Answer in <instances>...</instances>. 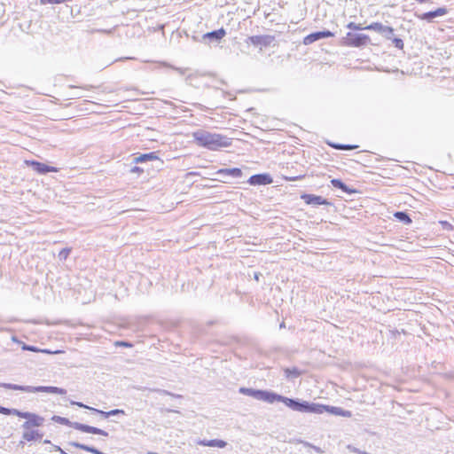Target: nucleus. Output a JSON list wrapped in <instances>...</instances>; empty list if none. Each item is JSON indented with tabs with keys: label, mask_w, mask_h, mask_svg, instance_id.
<instances>
[{
	"label": "nucleus",
	"mask_w": 454,
	"mask_h": 454,
	"mask_svg": "<svg viewBox=\"0 0 454 454\" xmlns=\"http://www.w3.org/2000/svg\"><path fill=\"white\" fill-rule=\"evenodd\" d=\"M192 136L198 145L209 150H218L230 145L229 139L226 137L204 129L194 131Z\"/></svg>",
	"instance_id": "nucleus-1"
},
{
	"label": "nucleus",
	"mask_w": 454,
	"mask_h": 454,
	"mask_svg": "<svg viewBox=\"0 0 454 454\" xmlns=\"http://www.w3.org/2000/svg\"><path fill=\"white\" fill-rule=\"evenodd\" d=\"M21 418L26 419V421L21 426L23 429L22 439L27 442L42 439L43 434L38 430L33 429V427H42L44 423V418L27 411H26Z\"/></svg>",
	"instance_id": "nucleus-2"
},
{
	"label": "nucleus",
	"mask_w": 454,
	"mask_h": 454,
	"mask_svg": "<svg viewBox=\"0 0 454 454\" xmlns=\"http://www.w3.org/2000/svg\"><path fill=\"white\" fill-rule=\"evenodd\" d=\"M239 392L245 395H248L256 400L264 401L269 403H273L274 402H277L278 398H279L278 394L248 387H240Z\"/></svg>",
	"instance_id": "nucleus-3"
},
{
	"label": "nucleus",
	"mask_w": 454,
	"mask_h": 454,
	"mask_svg": "<svg viewBox=\"0 0 454 454\" xmlns=\"http://www.w3.org/2000/svg\"><path fill=\"white\" fill-rule=\"evenodd\" d=\"M278 397L277 399V402H282L289 408L293 409L294 411L305 412L306 411V401L300 402L296 401L288 397L282 396L278 395Z\"/></svg>",
	"instance_id": "nucleus-4"
},
{
	"label": "nucleus",
	"mask_w": 454,
	"mask_h": 454,
	"mask_svg": "<svg viewBox=\"0 0 454 454\" xmlns=\"http://www.w3.org/2000/svg\"><path fill=\"white\" fill-rule=\"evenodd\" d=\"M364 29L373 30L383 35L387 39H391L394 29L391 27L384 26L381 23L374 22L364 27Z\"/></svg>",
	"instance_id": "nucleus-5"
},
{
	"label": "nucleus",
	"mask_w": 454,
	"mask_h": 454,
	"mask_svg": "<svg viewBox=\"0 0 454 454\" xmlns=\"http://www.w3.org/2000/svg\"><path fill=\"white\" fill-rule=\"evenodd\" d=\"M216 175L220 176L223 178V182H228L230 178H239L242 176V171L240 168H221L217 170Z\"/></svg>",
	"instance_id": "nucleus-6"
},
{
	"label": "nucleus",
	"mask_w": 454,
	"mask_h": 454,
	"mask_svg": "<svg viewBox=\"0 0 454 454\" xmlns=\"http://www.w3.org/2000/svg\"><path fill=\"white\" fill-rule=\"evenodd\" d=\"M72 427L77 429V430H80L82 432H84V433H90V434H100V435H103V436H107L108 435V433L100 429V428H98V427H91V426H88V425H84V424H81V423H78V422H74L72 424Z\"/></svg>",
	"instance_id": "nucleus-7"
},
{
	"label": "nucleus",
	"mask_w": 454,
	"mask_h": 454,
	"mask_svg": "<svg viewBox=\"0 0 454 454\" xmlns=\"http://www.w3.org/2000/svg\"><path fill=\"white\" fill-rule=\"evenodd\" d=\"M332 36H333V34L331 31H318L305 36L303 39V43L305 45H309L316 41Z\"/></svg>",
	"instance_id": "nucleus-8"
},
{
	"label": "nucleus",
	"mask_w": 454,
	"mask_h": 454,
	"mask_svg": "<svg viewBox=\"0 0 454 454\" xmlns=\"http://www.w3.org/2000/svg\"><path fill=\"white\" fill-rule=\"evenodd\" d=\"M26 164L28 166H31L33 168V169L39 174H45L48 172H57L58 171V169L56 168L47 166L46 164L41 163L38 161L26 160Z\"/></svg>",
	"instance_id": "nucleus-9"
},
{
	"label": "nucleus",
	"mask_w": 454,
	"mask_h": 454,
	"mask_svg": "<svg viewBox=\"0 0 454 454\" xmlns=\"http://www.w3.org/2000/svg\"><path fill=\"white\" fill-rule=\"evenodd\" d=\"M251 185L270 184L272 183V178L268 174L254 175L248 179Z\"/></svg>",
	"instance_id": "nucleus-10"
},
{
	"label": "nucleus",
	"mask_w": 454,
	"mask_h": 454,
	"mask_svg": "<svg viewBox=\"0 0 454 454\" xmlns=\"http://www.w3.org/2000/svg\"><path fill=\"white\" fill-rule=\"evenodd\" d=\"M446 13H447V9L444 7H441V8L436 9L435 11L422 13L421 15L419 16V18L420 20L431 22L435 18L444 16Z\"/></svg>",
	"instance_id": "nucleus-11"
},
{
	"label": "nucleus",
	"mask_w": 454,
	"mask_h": 454,
	"mask_svg": "<svg viewBox=\"0 0 454 454\" xmlns=\"http://www.w3.org/2000/svg\"><path fill=\"white\" fill-rule=\"evenodd\" d=\"M307 204L329 205V202L321 196L313 194H303L301 197Z\"/></svg>",
	"instance_id": "nucleus-12"
},
{
	"label": "nucleus",
	"mask_w": 454,
	"mask_h": 454,
	"mask_svg": "<svg viewBox=\"0 0 454 454\" xmlns=\"http://www.w3.org/2000/svg\"><path fill=\"white\" fill-rule=\"evenodd\" d=\"M325 412H328V413L335 415V416H341V417H345V418H350L352 416V412L350 411H346V410L341 409L340 407H335V406H330V405H325Z\"/></svg>",
	"instance_id": "nucleus-13"
},
{
	"label": "nucleus",
	"mask_w": 454,
	"mask_h": 454,
	"mask_svg": "<svg viewBox=\"0 0 454 454\" xmlns=\"http://www.w3.org/2000/svg\"><path fill=\"white\" fill-rule=\"evenodd\" d=\"M249 41L254 46H267L271 43V37L264 35H254L249 37Z\"/></svg>",
	"instance_id": "nucleus-14"
},
{
	"label": "nucleus",
	"mask_w": 454,
	"mask_h": 454,
	"mask_svg": "<svg viewBox=\"0 0 454 454\" xmlns=\"http://www.w3.org/2000/svg\"><path fill=\"white\" fill-rule=\"evenodd\" d=\"M35 392H44L48 394H56V395H66L67 391L64 388L57 387H44L39 386L36 387Z\"/></svg>",
	"instance_id": "nucleus-15"
},
{
	"label": "nucleus",
	"mask_w": 454,
	"mask_h": 454,
	"mask_svg": "<svg viewBox=\"0 0 454 454\" xmlns=\"http://www.w3.org/2000/svg\"><path fill=\"white\" fill-rule=\"evenodd\" d=\"M325 411V404H319L315 403H306V411L309 413H315V414H322Z\"/></svg>",
	"instance_id": "nucleus-16"
},
{
	"label": "nucleus",
	"mask_w": 454,
	"mask_h": 454,
	"mask_svg": "<svg viewBox=\"0 0 454 454\" xmlns=\"http://www.w3.org/2000/svg\"><path fill=\"white\" fill-rule=\"evenodd\" d=\"M200 445L207 446V447H217V448H224L227 445V442L223 440H201L199 442Z\"/></svg>",
	"instance_id": "nucleus-17"
},
{
	"label": "nucleus",
	"mask_w": 454,
	"mask_h": 454,
	"mask_svg": "<svg viewBox=\"0 0 454 454\" xmlns=\"http://www.w3.org/2000/svg\"><path fill=\"white\" fill-rule=\"evenodd\" d=\"M348 36L351 40V44L355 46H359L364 43L365 40L368 38L365 35H360V34H348Z\"/></svg>",
	"instance_id": "nucleus-18"
},
{
	"label": "nucleus",
	"mask_w": 454,
	"mask_h": 454,
	"mask_svg": "<svg viewBox=\"0 0 454 454\" xmlns=\"http://www.w3.org/2000/svg\"><path fill=\"white\" fill-rule=\"evenodd\" d=\"M225 34H226L225 30L223 28H220L218 30L207 33L204 35V37L211 39V40H215V41H219L225 35Z\"/></svg>",
	"instance_id": "nucleus-19"
},
{
	"label": "nucleus",
	"mask_w": 454,
	"mask_h": 454,
	"mask_svg": "<svg viewBox=\"0 0 454 454\" xmlns=\"http://www.w3.org/2000/svg\"><path fill=\"white\" fill-rule=\"evenodd\" d=\"M22 349L23 350L33 351V352H43V353H47V354H59V353H62L61 350H56V351L52 352V351H51L49 349H39L36 347L29 346V345H27V344H23L22 345Z\"/></svg>",
	"instance_id": "nucleus-20"
},
{
	"label": "nucleus",
	"mask_w": 454,
	"mask_h": 454,
	"mask_svg": "<svg viewBox=\"0 0 454 454\" xmlns=\"http://www.w3.org/2000/svg\"><path fill=\"white\" fill-rule=\"evenodd\" d=\"M71 445L75 447V448H78V449H81V450H86V451H89V452H91V453H94V454H104L103 452L99 451L96 448L90 447V446H88V445H85V444H82V443L71 442Z\"/></svg>",
	"instance_id": "nucleus-21"
},
{
	"label": "nucleus",
	"mask_w": 454,
	"mask_h": 454,
	"mask_svg": "<svg viewBox=\"0 0 454 454\" xmlns=\"http://www.w3.org/2000/svg\"><path fill=\"white\" fill-rule=\"evenodd\" d=\"M26 411H20L17 409H9L3 406H0V413L4 415H15L21 418Z\"/></svg>",
	"instance_id": "nucleus-22"
},
{
	"label": "nucleus",
	"mask_w": 454,
	"mask_h": 454,
	"mask_svg": "<svg viewBox=\"0 0 454 454\" xmlns=\"http://www.w3.org/2000/svg\"><path fill=\"white\" fill-rule=\"evenodd\" d=\"M157 159H158V157L156 156V154L154 153H150L141 154L140 156L136 157L134 160H135V162L139 163V162L153 160H157Z\"/></svg>",
	"instance_id": "nucleus-23"
},
{
	"label": "nucleus",
	"mask_w": 454,
	"mask_h": 454,
	"mask_svg": "<svg viewBox=\"0 0 454 454\" xmlns=\"http://www.w3.org/2000/svg\"><path fill=\"white\" fill-rule=\"evenodd\" d=\"M90 411H95L97 413H99V414H101L105 418H108L109 416H114V415H117V414H120V413H121V414L124 413V411L122 410H118V409L112 410L110 411H99V410L95 409V408H90Z\"/></svg>",
	"instance_id": "nucleus-24"
},
{
	"label": "nucleus",
	"mask_w": 454,
	"mask_h": 454,
	"mask_svg": "<svg viewBox=\"0 0 454 454\" xmlns=\"http://www.w3.org/2000/svg\"><path fill=\"white\" fill-rule=\"evenodd\" d=\"M332 184L336 187V188H340L341 189L343 192H347V193H350L352 192L353 191L350 190L344 183H342L340 180L339 179H333L331 181Z\"/></svg>",
	"instance_id": "nucleus-25"
},
{
	"label": "nucleus",
	"mask_w": 454,
	"mask_h": 454,
	"mask_svg": "<svg viewBox=\"0 0 454 454\" xmlns=\"http://www.w3.org/2000/svg\"><path fill=\"white\" fill-rule=\"evenodd\" d=\"M51 420L56 422V423H59V424H62V425H66V426H69V427H72V424L74 422H71L69 419H67V418H64V417H60V416H57V415H54L52 418H51Z\"/></svg>",
	"instance_id": "nucleus-26"
},
{
	"label": "nucleus",
	"mask_w": 454,
	"mask_h": 454,
	"mask_svg": "<svg viewBox=\"0 0 454 454\" xmlns=\"http://www.w3.org/2000/svg\"><path fill=\"white\" fill-rule=\"evenodd\" d=\"M395 215V217L396 219H398L399 221L403 222V223H407V224L411 223V218H410V217H409V215H408L406 213H404V212H396V213H395V215Z\"/></svg>",
	"instance_id": "nucleus-27"
},
{
	"label": "nucleus",
	"mask_w": 454,
	"mask_h": 454,
	"mask_svg": "<svg viewBox=\"0 0 454 454\" xmlns=\"http://www.w3.org/2000/svg\"><path fill=\"white\" fill-rule=\"evenodd\" d=\"M285 374L287 378H296L300 375V372L297 368H286L285 369Z\"/></svg>",
	"instance_id": "nucleus-28"
},
{
	"label": "nucleus",
	"mask_w": 454,
	"mask_h": 454,
	"mask_svg": "<svg viewBox=\"0 0 454 454\" xmlns=\"http://www.w3.org/2000/svg\"><path fill=\"white\" fill-rule=\"evenodd\" d=\"M18 388H15V390H20L26 393H35L36 387H31V386H20L17 385Z\"/></svg>",
	"instance_id": "nucleus-29"
},
{
	"label": "nucleus",
	"mask_w": 454,
	"mask_h": 454,
	"mask_svg": "<svg viewBox=\"0 0 454 454\" xmlns=\"http://www.w3.org/2000/svg\"><path fill=\"white\" fill-rule=\"evenodd\" d=\"M70 253V250L68 248H64L59 253V258L60 260H65Z\"/></svg>",
	"instance_id": "nucleus-30"
},
{
	"label": "nucleus",
	"mask_w": 454,
	"mask_h": 454,
	"mask_svg": "<svg viewBox=\"0 0 454 454\" xmlns=\"http://www.w3.org/2000/svg\"><path fill=\"white\" fill-rule=\"evenodd\" d=\"M393 43L395 44V46L398 49H403V42L402 39L400 38H394L393 39Z\"/></svg>",
	"instance_id": "nucleus-31"
},
{
	"label": "nucleus",
	"mask_w": 454,
	"mask_h": 454,
	"mask_svg": "<svg viewBox=\"0 0 454 454\" xmlns=\"http://www.w3.org/2000/svg\"><path fill=\"white\" fill-rule=\"evenodd\" d=\"M0 387H4V388H7V389H12V390H15V388H18L16 384H11V383H1Z\"/></svg>",
	"instance_id": "nucleus-32"
},
{
	"label": "nucleus",
	"mask_w": 454,
	"mask_h": 454,
	"mask_svg": "<svg viewBox=\"0 0 454 454\" xmlns=\"http://www.w3.org/2000/svg\"><path fill=\"white\" fill-rule=\"evenodd\" d=\"M348 27L351 28V29H355V30H361V29H363V27H361L360 24H356V23H353V22H350L348 25Z\"/></svg>",
	"instance_id": "nucleus-33"
},
{
	"label": "nucleus",
	"mask_w": 454,
	"mask_h": 454,
	"mask_svg": "<svg viewBox=\"0 0 454 454\" xmlns=\"http://www.w3.org/2000/svg\"><path fill=\"white\" fill-rule=\"evenodd\" d=\"M333 147L337 148V149H352V148H354L353 146L343 145H333Z\"/></svg>",
	"instance_id": "nucleus-34"
},
{
	"label": "nucleus",
	"mask_w": 454,
	"mask_h": 454,
	"mask_svg": "<svg viewBox=\"0 0 454 454\" xmlns=\"http://www.w3.org/2000/svg\"><path fill=\"white\" fill-rule=\"evenodd\" d=\"M441 224L445 230H450L452 228L451 224L449 223L448 222H441Z\"/></svg>",
	"instance_id": "nucleus-35"
},
{
	"label": "nucleus",
	"mask_w": 454,
	"mask_h": 454,
	"mask_svg": "<svg viewBox=\"0 0 454 454\" xmlns=\"http://www.w3.org/2000/svg\"><path fill=\"white\" fill-rule=\"evenodd\" d=\"M72 403L75 404V405H77L79 407H82V408H86V409H90V410L91 408V407H89V406H87V405H85V404H83L82 403H79V402H73Z\"/></svg>",
	"instance_id": "nucleus-36"
},
{
	"label": "nucleus",
	"mask_w": 454,
	"mask_h": 454,
	"mask_svg": "<svg viewBox=\"0 0 454 454\" xmlns=\"http://www.w3.org/2000/svg\"><path fill=\"white\" fill-rule=\"evenodd\" d=\"M117 345H120V346H126V347H129L130 344L127 343V342H116Z\"/></svg>",
	"instance_id": "nucleus-37"
},
{
	"label": "nucleus",
	"mask_w": 454,
	"mask_h": 454,
	"mask_svg": "<svg viewBox=\"0 0 454 454\" xmlns=\"http://www.w3.org/2000/svg\"><path fill=\"white\" fill-rule=\"evenodd\" d=\"M54 449L59 451L61 448L59 446L54 445Z\"/></svg>",
	"instance_id": "nucleus-38"
},
{
	"label": "nucleus",
	"mask_w": 454,
	"mask_h": 454,
	"mask_svg": "<svg viewBox=\"0 0 454 454\" xmlns=\"http://www.w3.org/2000/svg\"><path fill=\"white\" fill-rule=\"evenodd\" d=\"M61 454H67L62 449L59 450Z\"/></svg>",
	"instance_id": "nucleus-39"
},
{
	"label": "nucleus",
	"mask_w": 454,
	"mask_h": 454,
	"mask_svg": "<svg viewBox=\"0 0 454 454\" xmlns=\"http://www.w3.org/2000/svg\"><path fill=\"white\" fill-rule=\"evenodd\" d=\"M254 278H255L256 280H258L259 277H258V274H257V273H255V274H254Z\"/></svg>",
	"instance_id": "nucleus-40"
},
{
	"label": "nucleus",
	"mask_w": 454,
	"mask_h": 454,
	"mask_svg": "<svg viewBox=\"0 0 454 454\" xmlns=\"http://www.w3.org/2000/svg\"><path fill=\"white\" fill-rule=\"evenodd\" d=\"M43 442L44 443H50L51 442L49 440H45Z\"/></svg>",
	"instance_id": "nucleus-41"
},
{
	"label": "nucleus",
	"mask_w": 454,
	"mask_h": 454,
	"mask_svg": "<svg viewBox=\"0 0 454 454\" xmlns=\"http://www.w3.org/2000/svg\"><path fill=\"white\" fill-rule=\"evenodd\" d=\"M316 450H317V452H321L319 448H316Z\"/></svg>",
	"instance_id": "nucleus-42"
},
{
	"label": "nucleus",
	"mask_w": 454,
	"mask_h": 454,
	"mask_svg": "<svg viewBox=\"0 0 454 454\" xmlns=\"http://www.w3.org/2000/svg\"><path fill=\"white\" fill-rule=\"evenodd\" d=\"M147 454H156L155 452H148Z\"/></svg>",
	"instance_id": "nucleus-43"
}]
</instances>
